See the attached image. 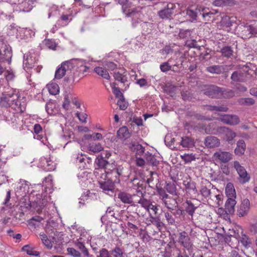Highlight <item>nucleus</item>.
<instances>
[{
    "instance_id": "obj_1",
    "label": "nucleus",
    "mask_w": 257,
    "mask_h": 257,
    "mask_svg": "<svg viewBox=\"0 0 257 257\" xmlns=\"http://www.w3.org/2000/svg\"><path fill=\"white\" fill-rule=\"evenodd\" d=\"M200 91L211 98H230L235 95L234 91H222L220 88L215 85L201 86Z\"/></svg>"
},
{
    "instance_id": "obj_2",
    "label": "nucleus",
    "mask_w": 257,
    "mask_h": 257,
    "mask_svg": "<svg viewBox=\"0 0 257 257\" xmlns=\"http://www.w3.org/2000/svg\"><path fill=\"white\" fill-rule=\"evenodd\" d=\"M196 232L191 229L189 232L186 231H183L179 233L178 237V242L187 250H189L193 247V239L196 235Z\"/></svg>"
},
{
    "instance_id": "obj_3",
    "label": "nucleus",
    "mask_w": 257,
    "mask_h": 257,
    "mask_svg": "<svg viewBox=\"0 0 257 257\" xmlns=\"http://www.w3.org/2000/svg\"><path fill=\"white\" fill-rule=\"evenodd\" d=\"M105 173L102 174L101 178L104 181H99L100 188L104 191H112L114 188V184L118 183L119 179L115 176V178H113L108 172L104 171Z\"/></svg>"
},
{
    "instance_id": "obj_4",
    "label": "nucleus",
    "mask_w": 257,
    "mask_h": 257,
    "mask_svg": "<svg viewBox=\"0 0 257 257\" xmlns=\"http://www.w3.org/2000/svg\"><path fill=\"white\" fill-rule=\"evenodd\" d=\"M73 60H78L77 59H73L68 61L62 62L56 69L55 73V78L57 79L62 78L65 75L69 74L71 72V69L73 68L74 65L72 63Z\"/></svg>"
},
{
    "instance_id": "obj_5",
    "label": "nucleus",
    "mask_w": 257,
    "mask_h": 257,
    "mask_svg": "<svg viewBox=\"0 0 257 257\" xmlns=\"http://www.w3.org/2000/svg\"><path fill=\"white\" fill-rule=\"evenodd\" d=\"M12 56L11 47L3 41L0 42V62H11Z\"/></svg>"
},
{
    "instance_id": "obj_6",
    "label": "nucleus",
    "mask_w": 257,
    "mask_h": 257,
    "mask_svg": "<svg viewBox=\"0 0 257 257\" xmlns=\"http://www.w3.org/2000/svg\"><path fill=\"white\" fill-rule=\"evenodd\" d=\"M18 96L17 94L11 93L3 94L0 101L2 107H9L15 104L18 105Z\"/></svg>"
},
{
    "instance_id": "obj_7",
    "label": "nucleus",
    "mask_w": 257,
    "mask_h": 257,
    "mask_svg": "<svg viewBox=\"0 0 257 257\" xmlns=\"http://www.w3.org/2000/svg\"><path fill=\"white\" fill-rule=\"evenodd\" d=\"M219 135L223 136V139L230 144H233L234 139L236 137V133L231 128L225 127L220 126L219 127Z\"/></svg>"
},
{
    "instance_id": "obj_8",
    "label": "nucleus",
    "mask_w": 257,
    "mask_h": 257,
    "mask_svg": "<svg viewBox=\"0 0 257 257\" xmlns=\"http://www.w3.org/2000/svg\"><path fill=\"white\" fill-rule=\"evenodd\" d=\"M176 8L175 4L168 3L162 9L158 11V15L162 19H170Z\"/></svg>"
},
{
    "instance_id": "obj_9",
    "label": "nucleus",
    "mask_w": 257,
    "mask_h": 257,
    "mask_svg": "<svg viewBox=\"0 0 257 257\" xmlns=\"http://www.w3.org/2000/svg\"><path fill=\"white\" fill-rule=\"evenodd\" d=\"M233 165L239 176L240 179V181L242 183L248 182L250 179V176L247 173L245 168L243 166H241L239 162L237 161L234 162Z\"/></svg>"
},
{
    "instance_id": "obj_10",
    "label": "nucleus",
    "mask_w": 257,
    "mask_h": 257,
    "mask_svg": "<svg viewBox=\"0 0 257 257\" xmlns=\"http://www.w3.org/2000/svg\"><path fill=\"white\" fill-rule=\"evenodd\" d=\"M219 117L217 119L223 123L230 125H235L239 123L240 120L236 115L219 114Z\"/></svg>"
},
{
    "instance_id": "obj_11",
    "label": "nucleus",
    "mask_w": 257,
    "mask_h": 257,
    "mask_svg": "<svg viewBox=\"0 0 257 257\" xmlns=\"http://www.w3.org/2000/svg\"><path fill=\"white\" fill-rule=\"evenodd\" d=\"M39 165L46 171H52L56 168V164L51 159L50 156L41 157Z\"/></svg>"
},
{
    "instance_id": "obj_12",
    "label": "nucleus",
    "mask_w": 257,
    "mask_h": 257,
    "mask_svg": "<svg viewBox=\"0 0 257 257\" xmlns=\"http://www.w3.org/2000/svg\"><path fill=\"white\" fill-rule=\"evenodd\" d=\"M231 156L229 152L219 151L214 153L213 158L216 161L227 163L231 160Z\"/></svg>"
},
{
    "instance_id": "obj_13",
    "label": "nucleus",
    "mask_w": 257,
    "mask_h": 257,
    "mask_svg": "<svg viewBox=\"0 0 257 257\" xmlns=\"http://www.w3.org/2000/svg\"><path fill=\"white\" fill-rule=\"evenodd\" d=\"M201 6H192L186 10V15L188 16L192 22L196 21L197 18L200 16L202 10Z\"/></svg>"
},
{
    "instance_id": "obj_14",
    "label": "nucleus",
    "mask_w": 257,
    "mask_h": 257,
    "mask_svg": "<svg viewBox=\"0 0 257 257\" xmlns=\"http://www.w3.org/2000/svg\"><path fill=\"white\" fill-rule=\"evenodd\" d=\"M219 126L216 122H211L207 124H204L202 128L206 134L219 135Z\"/></svg>"
},
{
    "instance_id": "obj_15",
    "label": "nucleus",
    "mask_w": 257,
    "mask_h": 257,
    "mask_svg": "<svg viewBox=\"0 0 257 257\" xmlns=\"http://www.w3.org/2000/svg\"><path fill=\"white\" fill-rule=\"evenodd\" d=\"M204 143L207 148L218 147L220 145V140L217 137L212 136L206 137Z\"/></svg>"
},
{
    "instance_id": "obj_16",
    "label": "nucleus",
    "mask_w": 257,
    "mask_h": 257,
    "mask_svg": "<svg viewBox=\"0 0 257 257\" xmlns=\"http://www.w3.org/2000/svg\"><path fill=\"white\" fill-rule=\"evenodd\" d=\"M227 70L226 65H213L206 68V71L209 73L215 74H221Z\"/></svg>"
},
{
    "instance_id": "obj_17",
    "label": "nucleus",
    "mask_w": 257,
    "mask_h": 257,
    "mask_svg": "<svg viewBox=\"0 0 257 257\" xmlns=\"http://www.w3.org/2000/svg\"><path fill=\"white\" fill-rule=\"evenodd\" d=\"M248 71L247 66L244 65L241 69L233 72L231 76L232 80H242L244 76L246 75V72Z\"/></svg>"
},
{
    "instance_id": "obj_18",
    "label": "nucleus",
    "mask_w": 257,
    "mask_h": 257,
    "mask_svg": "<svg viewBox=\"0 0 257 257\" xmlns=\"http://www.w3.org/2000/svg\"><path fill=\"white\" fill-rule=\"evenodd\" d=\"M138 196L136 195H132L125 192H120L118 194V198L124 203L134 204L135 200L134 201L133 197H136Z\"/></svg>"
},
{
    "instance_id": "obj_19",
    "label": "nucleus",
    "mask_w": 257,
    "mask_h": 257,
    "mask_svg": "<svg viewBox=\"0 0 257 257\" xmlns=\"http://www.w3.org/2000/svg\"><path fill=\"white\" fill-rule=\"evenodd\" d=\"M81 238H79L74 241L75 246L79 249L81 253L83 254L84 257H89L90 254L88 249L86 247L83 242L81 241Z\"/></svg>"
},
{
    "instance_id": "obj_20",
    "label": "nucleus",
    "mask_w": 257,
    "mask_h": 257,
    "mask_svg": "<svg viewBox=\"0 0 257 257\" xmlns=\"http://www.w3.org/2000/svg\"><path fill=\"white\" fill-rule=\"evenodd\" d=\"M183 185L187 193L194 195L195 196L198 194V191L196 187V183L194 182L189 181L183 182Z\"/></svg>"
},
{
    "instance_id": "obj_21",
    "label": "nucleus",
    "mask_w": 257,
    "mask_h": 257,
    "mask_svg": "<svg viewBox=\"0 0 257 257\" xmlns=\"http://www.w3.org/2000/svg\"><path fill=\"white\" fill-rule=\"evenodd\" d=\"M250 202L248 199H244L240 204L237 210L238 215L240 216H243L246 214L249 209Z\"/></svg>"
},
{
    "instance_id": "obj_22",
    "label": "nucleus",
    "mask_w": 257,
    "mask_h": 257,
    "mask_svg": "<svg viewBox=\"0 0 257 257\" xmlns=\"http://www.w3.org/2000/svg\"><path fill=\"white\" fill-rule=\"evenodd\" d=\"M201 10H202V11H201V13H200V16H202L203 21L210 22L214 20V17H213V14L211 13V11H208V9L201 6Z\"/></svg>"
},
{
    "instance_id": "obj_23",
    "label": "nucleus",
    "mask_w": 257,
    "mask_h": 257,
    "mask_svg": "<svg viewBox=\"0 0 257 257\" xmlns=\"http://www.w3.org/2000/svg\"><path fill=\"white\" fill-rule=\"evenodd\" d=\"M246 149V145L242 140H239L236 144V147L234 150V153L236 155L241 156L244 154Z\"/></svg>"
},
{
    "instance_id": "obj_24",
    "label": "nucleus",
    "mask_w": 257,
    "mask_h": 257,
    "mask_svg": "<svg viewBox=\"0 0 257 257\" xmlns=\"http://www.w3.org/2000/svg\"><path fill=\"white\" fill-rule=\"evenodd\" d=\"M163 202L165 206L169 209L173 210L177 206L176 200L169 196L164 199Z\"/></svg>"
},
{
    "instance_id": "obj_25",
    "label": "nucleus",
    "mask_w": 257,
    "mask_h": 257,
    "mask_svg": "<svg viewBox=\"0 0 257 257\" xmlns=\"http://www.w3.org/2000/svg\"><path fill=\"white\" fill-rule=\"evenodd\" d=\"M47 88L49 93L51 95H55L59 93L60 87L57 83L52 82L47 85Z\"/></svg>"
},
{
    "instance_id": "obj_26",
    "label": "nucleus",
    "mask_w": 257,
    "mask_h": 257,
    "mask_svg": "<svg viewBox=\"0 0 257 257\" xmlns=\"http://www.w3.org/2000/svg\"><path fill=\"white\" fill-rule=\"evenodd\" d=\"M117 136L119 139L125 140L130 137L131 134L127 127L122 126L117 131Z\"/></svg>"
},
{
    "instance_id": "obj_27",
    "label": "nucleus",
    "mask_w": 257,
    "mask_h": 257,
    "mask_svg": "<svg viewBox=\"0 0 257 257\" xmlns=\"http://www.w3.org/2000/svg\"><path fill=\"white\" fill-rule=\"evenodd\" d=\"M235 197H228L225 203V208L229 213L234 212V206L236 204Z\"/></svg>"
},
{
    "instance_id": "obj_28",
    "label": "nucleus",
    "mask_w": 257,
    "mask_h": 257,
    "mask_svg": "<svg viewBox=\"0 0 257 257\" xmlns=\"http://www.w3.org/2000/svg\"><path fill=\"white\" fill-rule=\"evenodd\" d=\"M228 236V238L226 237V241L228 242V243L229 246H232V243H230L231 241V237H234L235 238V240L237 241V238L239 237V234L238 231L237 230H235L234 228L231 229H229V232L226 234Z\"/></svg>"
},
{
    "instance_id": "obj_29",
    "label": "nucleus",
    "mask_w": 257,
    "mask_h": 257,
    "mask_svg": "<svg viewBox=\"0 0 257 257\" xmlns=\"http://www.w3.org/2000/svg\"><path fill=\"white\" fill-rule=\"evenodd\" d=\"M33 4L32 0H25L20 4V9L23 12H28L32 9Z\"/></svg>"
},
{
    "instance_id": "obj_30",
    "label": "nucleus",
    "mask_w": 257,
    "mask_h": 257,
    "mask_svg": "<svg viewBox=\"0 0 257 257\" xmlns=\"http://www.w3.org/2000/svg\"><path fill=\"white\" fill-rule=\"evenodd\" d=\"M40 237L43 244L49 249L53 247L52 242L48 238L47 235L44 233H40L39 234Z\"/></svg>"
},
{
    "instance_id": "obj_31",
    "label": "nucleus",
    "mask_w": 257,
    "mask_h": 257,
    "mask_svg": "<svg viewBox=\"0 0 257 257\" xmlns=\"http://www.w3.org/2000/svg\"><path fill=\"white\" fill-rule=\"evenodd\" d=\"M36 62L35 57H34L32 55H30L28 56L26 58H24V67H27L28 68H32L34 67L35 63Z\"/></svg>"
},
{
    "instance_id": "obj_32",
    "label": "nucleus",
    "mask_w": 257,
    "mask_h": 257,
    "mask_svg": "<svg viewBox=\"0 0 257 257\" xmlns=\"http://www.w3.org/2000/svg\"><path fill=\"white\" fill-rule=\"evenodd\" d=\"M88 150L92 153H97L103 150V148L99 143H91L88 146Z\"/></svg>"
},
{
    "instance_id": "obj_33",
    "label": "nucleus",
    "mask_w": 257,
    "mask_h": 257,
    "mask_svg": "<svg viewBox=\"0 0 257 257\" xmlns=\"http://www.w3.org/2000/svg\"><path fill=\"white\" fill-rule=\"evenodd\" d=\"M110 86L112 89V92L113 94H114L116 98H122V97H124L123 94L122 92L120 91L119 88L118 87H116V85H120L119 83H116L115 82H113L112 83H110Z\"/></svg>"
},
{
    "instance_id": "obj_34",
    "label": "nucleus",
    "mask_w": 257,
    "mask_h": 257,
    "mask_svg": "<svg viewBox=\"0 0 257 257\" xmlns=\"http://www.w3.org/2000/svg\"><path fill=\"white\" fill-rule=\"evenodd\" d=\"M225 193L228 197H235L236 193L233 184L227 183L225 188Z\"/></svg>"
},
{
    "instance_id": "obj_35",
    "label": "nucleus",
    "mask_w": 257,
    "mask_h": 257,
    "mask_svg": "<svg viewBox=\"0 0 257 257\" xmlns=\"http://www.w3.org/2000/svg\"><path fill=\"white\" fill-rule=\"evenodd\" d=\"M146 159L147 162L153 166H157L159 164V160L157 159L156 156L153 155L152 154L148 153L146 154Z\"/></svg>"
},
{
    "instance_id": "obj_36",
    "label": "nucleus",
    "mask_w": 257,
    "mask_h": 257,
    "mask_svg": "<svg viewBox=\"0 0 257 257\" xmlns=\"http://www.w3.org/2000/svg\"><path fill=\"white\" fill-rule=\"evenodd\" d=\"M242 246L246 249L248 248L251 245V241L249 237L246 234H243L239 241Z\"/></svg>"
},
{
    "instance_id": "obj_37",
    "label": "nucleus",
    "mask_w": 257,
    "mask_h": 257,
    "mask_svg": "<svg viewBox=\"0 0 257 257\" xmlns=\"http://www.w3.org/2000/svg\"><path fill=\"white\" fill-rule=\"evenodd\" d=\"M126 169V168H124L122 166H119L116 169V170L112 171L111 172H109V173L111 174V176H112L114 175L115 177L116 176L119 178V176H126L124 172Z\"/></svg>"
},
{
    "instance_id": "obj_38",
    "label": "nucleus",
    "mask_w": 257,
    "mask_h": 257,
    "mask_svg": "<svg viewBox=\"0 0 257 257\" xmlns=\"http://www.w3.org/2000/svg\"><path fill=\"white\" fill-rule=\"evenodd\" d=\"M165 189L170 194L173 195H177V188L174 183H166L165 186Z\"/></svg>"
},
{
    "instance_id": "obj_39",
    "label": "nucleus",
    "mask_w": 257,
    "mask_h": 257,
    "mask_svg": "<svg viewBox=\"0 0 257 257\" xmlns=\"http://www.w3.org/2000/svg\"><path fill=\"white\" fill-rule=\"evenodd\" d=\"M222 55L226 58H231L233 56V51L230 46L223 47L220 50Z\"/></svg>"
},
{
    "instance_id": "obj_40",
    "label": "nucleus",
    "mask_w": 257,
    "mask_h": 257,
    "mask_svg": "<svg viewBox=\"0 0 257 257\" xmlns=\"http://www.w3.org/2000/svg\"><path fill=\"white\" fill-rule=\"evenodd\" d=\"M180 157L182 159V160L184 162L185 164L190 163L192 161H195L196 159L195 155L193 154L192 153H185L184 154L181 155Z\"/></svg>"
},
{
    "instance_id": "obj_41",
    "label": "nucleus",
    "mask_w": 257,
    "mask_h": 257,
    "mask_svg": "<svg viewBox=\"0 0 257 257\" xmlns=\"http://www.w3.org/2000/svg\"><path fill=\"white\" fill-rule=\"evenodd\" d=\"M88 69L89 67L86 66H81L74 73L75 77L78 76L80 77V79L82 78L85 75V73L87 72Z\"/></svg>"
},
{
    "instance_id": "obj_42",
    "label": "nucleus",
    "mask_w": 257,
    "mask_h": 257,
    "mask_svg": "<svg viewBox=\"0 0 257 257\" xmlns=\"http://www.w3.org/2000/svg\"><path fill=\"white\" fill-rule=\"evenodd\" d=\"M95 72L99 75L101 76L106 79L109 78V75L107 71L101 67H97L94 69Z\"/></svg>"
},
{
    "instance_id": "obj_43",
    "label": "nucleus",
    "mask_w": 257,
    "mask_h": 257,
    "mask_svg": "<svg viewBox=\"0 0 257 257\" xmlns=\"http://www.w3.org/2000/svg\"><path fill=\"white\" fill-rule=\"evenodd\" d=\"M181 145L183 147L189 148L193 146L194 141L190 137H185L182 138V141L181 142Z\"/></svg>"
},
{
    "instance_id": "obj_44",
    "label": "nucleus",
    "mask_w": 257,
    "mask_h": 257,
    "mask_svg": "<svg viewBox=\"0 0 257 257\" xmlns=\"http://www.w3.org/2000/svg\"><path fill=\"white\" fill-rule=\"evenodd\" d=\"M42 220H43V218L42 217H40L39 216H35L33 217L28 221V224L30 226L36 228L37 226H39L38 224Z\"/></svg>"
},
{
    "instance_id": "obj_45",
    "label": "nucleus",
    "mask_w": 257,
    "mask_h": 257,
    "mask_svg": "<svg viewBox=\"0 0 257 257\" xmlns=\"http://www.w3.org/2000/svg\"><path fill=\"white\" fill-rule=\"evenodd\" d=\"M22 250L27 252L30 255L38 256L40 254L39 252L35 250L34 248L31 247L29 245L23 246Z\"/></svg>"
},
{
    "instance_id": "obj_46",
    "label": "nucleus",
    "mask_w": 257,
    "mask_h": 257,
    "mask_svg": "<svg viewBox=\"0 0 257 257\" xmlns=\"http://www.w3.org/2000/svg\"><path fill=\"white\" fill-rule=\"evenodd\" d=\"M206 109L210 111H218L226 112L228 111V108L226 106H215V105H207Z\"/></svg>"
},
{
    "instance_id": "obj_47",
    "label": "nucleus",
    "mask_w": 257,
    "mask_h": 257,
    "mask_svg": "<svg viewBox=\"0 0 257 257\" xmlns=\"http://www.w3.org/2000/svg\"><path fill=\"white\" fill-rule=\"evenodd\" d=\"M186 203L187 205L186 208V211L189 215L192 217L196 209V207H195L190 201L187 200Z\"/></svg>"
},
{
    "instance_id": "obj_48",
    "label": "nucleus",
    "mask_w": 257,
    "mask_h": 257,
    "mask_svg": "<svg viewBox=\"0 0 257 257\" xmlns=\"http://www.w3.org/2000/svg\"><path fill=\"white\" fill-rule=\"evenodd\" d=\"M97 164L104 171H105L104 169H106L107 167L108 162L106 160L102 158V157L98 156L97 158Z\"/></svg>"
},
{
    "instance_id": "obj_49",
    "label": "nucleus",
    "mask_w": 257,
    "mask_h": 257,
    "mask_svg": "<svg viewBox=\"0 0 257 257\" xmlns=\"http://www.w3.org/2000/svg\"><path fill=\"white\" fill-rule=\"evenodd\" d=\"M72 97L71 94H67L64 95L62 107L65 110L69 109L70 104V99H72Z\"/></svg>"
},
{
    "instance_id": "obj_50",
    "label": "nucleus",
    "mask_w": 257,
    "mask_h": 257,
    "mask_svg": "<svg viewBox=\"0 0 257 257\" xmlns=\"http://www.w3.org/2000/svg\"><path fill=\"white\" fill-rule=\"evenodd\" d=\"M135 203H139L141 205V206L146 209L147 210L148 208L149 207L151 202L149 200H148L144 198L140 197V199L138 200H135Z\"/></svg>"
},
{
    "instance_id": "obj_51",
    "label": "nucleus",
    "mask_w": 257,
    "mask_h": 257,
    "mask_svg": "<svg viewBox=\"0 0 257 257\" xmlns=\"http://www.w3.org/2000/svg\"><path fill=\"white\" fill-rule=\"evenodd\" d=\"M232 0H215L213 5L216 7L228 6L232 3Z\"/></svg>"
},
{
    "instance_id": "obj_52",
    "label": "nucleus",
    "mask_w": 257,
    "mask_h": 257,
    "mask_svg": "<svg viewBox=\"0 0 257 257\" xmlns=\"http://www.w3.org/2000/svg\"><path fill=\"white\" fill-rule=\"evenodd\" d=\"M43 186L45 188H51L53 186V176L52 175L49 174L48 176L46 177L43 182Z\"/></svg>"
},
{
    "instance_id": "obj_53",
    "label": "nucleus",
    "mask_w": 257,
    "mask_h": 257,
    "mask_svg": "<svg viewBox=\"0 0 257 257\" xmlns=\"http://www.w3.org/2000/svg\"><path fill=\"white\" fill-rule=\"evenodd\" d=\"M159 210L158 206L156 205H153L151 202L149 207L147 209V211L149 212L150 216H152V214L156 215Z\"/></svg>"
},
{
    "instance_id": "obj_54",
    "label": "nucleus",
    "mask_w": 257,
    "mask_h": 257,
    "mask_svg": "<svg viewBox=\"0 0 257 257\" xmlns=\"http://www.w3.org/2000/svg\"><path fill=\"white\" fill-rule=\"evenodd\" d=\"M69 254L73 257H81V253L73 247H68L67 249Z\"/></svg>"
},
{
    "instance_id": "obj_55",
    "label": "nucleus",
    "mask_w": 257,
    "mask_h": 257,
    "mask_svg": "<svg viewBox=\"0 0 257 257\" xmlns=\"http://www.w3.org/2000/svg\"><path fill=\"white\" fill-rule=\"evenodd\" d=\"M117 104L118 105L119 109L121 110H125L127 107V102H126L124 97H122V98L118 99Z\"/></svg>"
},
{
    "instance_id": "obj_56",
    "label": "nucleus",
    "mask_w": 257,
    "mask_h": 257,
    "mask_svg": "<svg viewBox=\"0 0 257 257\" xmlns=\"http://www.w3.org/2000/svg\"><path fill=\"white\" fill-rule=\"evenodd\" d=\"M150 223L149 224L152 223L155 225L159 229L162 226V222L160 221L159 219L157 218L153 217V216H150Z\"/></svg>"
},
{
    "instance_id": "obj_57",
    "label": "nucleus",
    "mask_w": 257,
    "mask_h": 257,
    "mask_svg": "<svg viewBox=\"0 0 257 257\" xmlns=\"http://www.w3.org/2000/svg\"><path fill=\"white\" fill-rule=\"evenodd\" d=\"M200 192L201 194L205 198L209 197L210 194V190L207 188L206 186H201Z\"/></svg>"
},
{
    "instance_id": "obj_58",
    "label": "nucleus",
    "mask_w": 257,
    "mask_h": 257,
    "mask_svg": "<svg viewBox=\"0 0 257 257\" xmlns=\"http://www.w3.org/2000/svg\"><path fill=\"white\" fill-rule=\"evenodd\" d=\"M250 27V25H245L243 26V29L242 30V32L243 35L245 36V38H250V30L249 29Z\"/></svg>"
},
{
    "instance_id": "obj_59",
    "label": "nucleus",
    "mask_w": 257,
    "mask_h": 257,
    "mask_svg": "<svg viewBox=\"0 0 257 257\" xmlns=\"http://www.w3.org/2000/svg\"><path fill=\"white\" fill-rule=\"evenodd\" d=\"M134 0H118V3L122 5V8L131 7Z\"/></svg>"
},
{
    "instance_id": "obj_60",
    "label": "nucleus",
    "mask_w": 257,
    "mask_h": 257,
    "mask_svg": "<svg viewBox=\"0 0 257 257\" xmlns=\"http://www.w3.org/2000/svg\"><path fill=\"white\" fill-rule=\"evenodd\" d=\"M166 190L163 188L158 189V193L160 196V199L163 201L164 199H166L169 196V195L166 193Z\"/></svg>"
},
{
    "instance_id": "obj_61",
    "label": "nucleus",
    "mask_w": 257,
    "mask_h": 257,
    "mask_svg": "<svg viewBox=\"0 0 257 257\" xmlns=\"http://www.w3.org/2000/svg\"><path fill=\"white\" fill-rule=\"evenodd\" d=\"M76 115L81 122H86V119L87 118V114L77 112L76 113Z\"/></svg>"
},
{
    "instance_id": "obj_62",
    "label": "nucleus",
    "mask_w": 257,
    "mask_h": 257,
    "mask_svg": "<svg viewBox=\"0 0 257 257\" xmlns=\"http://www.w3.org/2000/svg\"><path fill=\"white\" fill-rule=\"evenodd\" d=\"M4 75L7 80H11L15 77V75L12 71L7 70L5 71Z\"/></svg>"
},
{
    "instance_id": "obj_63",
    "label": "nucleus",
    "mask_w": 257,
    "mask_h": 257,
    "mask_svg": "<svg viewBox=\"0 0 257 257\" xmlns=\"http://www.w3.org/2000/svg\"><path fill=\"white\" fill-rule=\"evenodd\" d=\"M222 24L227 27H230L232 25L230 21V18L227 16L222 18Z\"/></svg>"
},
{
    "instance_id": "obj_64",
    "label": "nucleus",
    "mask_w": 257,
    "mask_h": 257,
    "mask_svg": "<svg viewBox=\"0 0 257 257\" xmlns=\"http://www.w3.org/2000/svg\"><path fill=\"white\" fill-rule=\"evenodd\" d=\"M226 257H242V256L237 251L231 249Z\"/></svg>"
}]
</instances>
